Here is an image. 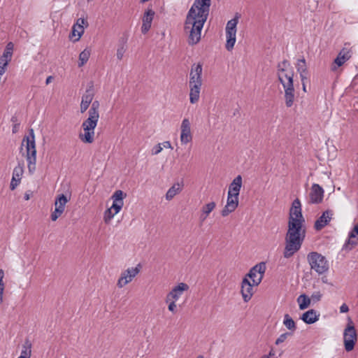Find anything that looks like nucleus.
I'll list each match as a JSON object with an SVG mask.
<instances>
[{
	"mask_svg": "<svg viewBox=\"0 0 358 358\" xmlns=\"http://www.w3.org/2000/svg\"><path fill=\"white\" fill-rule=\"evenodd\" d=\"M211 0H195L189 10L184 30L189 34L187 42L190 45L197 44L201 40V31L206 22Z\"/></svg>",
	"mask_w": 358,
	"mask_h": 358,
	"instance_id": "1",
	"label": "nucleus"
},
{
	"mask_svg": "<svg viewBox=\"0 0 358 358\" xmlns=\"http://www.w3.org/2000/svg\"><path fill=\"white\" fill-rule=\"evenodd\" d=\"M301 220L291 219L288 221L285 235V246L283 252L285 258H289L298 252L306 237V228Z\"/></svg>",
	"mask_w": 358,
	"mask_h": 358,
	"instance_id": "2",
	"label": "nucleus"
},
{
	"mask_svg": "<svg viewBox=\"0 0 358 358\" xmlns=\"http://www.w3.org/2000/svg\"><path fill=\"white\" fill-rule=\"evenodd\" d=\"M277 75L285 90V105L289 108L294 101V71L287 60L285 59L278 64Z\"/></svg>",
	"mask_w": 358,
	"mask_h": 358,
	"instance_id": "3",
	"label": "nucleus"
},
{
	"mask_svg": "<svg viewBox=\"0 0 358 358\" xmlns=\"http://www.w3.org/2000/svg\"><path fill=\"white\" fill-rule=\"evenodd\" d=\"M22 147L26 150V159L29 172H33L36 169V150L35 136L33 129H29V135L23 138Z\"/></svg>",
	"mask_w": 358,
	"mask_h": 358,
	"instance_id": "4",
	"label": "nucleus"
},
{
	"mask_svg": "<svg viewBox=\"0 0 358 358\" xmlns=\"http://www.w3.org/2000/svg\"><path fill=\"white\" fill-rule=\"evenodd\" d=\"M61 186L64 188V193L57 195L55 201V210L51 213L50 217L52 221H56L64 212L65 206L70 200V182L69 180H63Z\"/></svg>",
	"mask_w": 358,
	"mask_h": 358,
	"instance_id": "5",
	"label": "nucleus"
},
{
	"mask_svg": "<svg viewBox=\"0 0 358 358\" xmlns=\"http://www.w3.org/2000/svg\"><path fill=\"white\" fill-rule=\"evenodd\" d=\"M307 260L310 268L319 275L324 274L329 270V262L326 257L317 252H309Z\"/></svg>",
	"mask_w": 358,
	"mask_h": 358,
	"instance_id": "6",
	"label": "nucleus"
},
{
	"mask_svg": "<svg viewBox=\"0 0 358 358\" xmlns=\"http://www.w3.org/2000/svg\"><path fill=\"white\" fill-rule=\"evenodd\" d=\"M99 119V117L89 115V117L83 122L82 128L84 133L80 134L79 138L83 143H92L94 141V129Z\"/></svg>",
	"mask_w": 358,
	"mask_h": 358,
	"instance_id": "7",
	"label": "nucleus"
},
{
	"mask_svg": "<svg viewBox=\"0 0 358 358\" xmlns=\"http://www.w3.org/2000/svg\"><path fill=\"white\" fill-rule=\"evenodd\" d=\"M357 339V334L353 322L348 318V324L343 331V342L345 350L347 352L352 351Z\"/></svg>",
	"mask_w": 358,
	"mask_h": 358,
	"instance_id": "8",
	"label": "nucleus"
},
{
	"mask_svg": "<svg viewBox=\"0 0 358 358\" xmlns=\"http://www.w3.org/2000/svg\"><path fill=\"white\" fill-rule=\"evenodd\" d=\"M141 264H138L136 267H130L122 272L120 277L117 280V285L119 288H122L139 273L141 270Z\"/></svg>",
	"mask_w": 358,
	"mask_h": 358,
	"instance_id": "9",
	"label": "nucleus"
},
{
	"mask_svg": "<svg viewBox=\"0 0 358 358\" xmlns=\"http://www.w3.org/2000/svg\"><path fill=\"white\" fill-rule=\"evenodd\" d=\"M266 271V264L264 262H261L253 266L245 275L248 278L252 280L255 286L259 285L263 279L264 274Z\"/></svg>",
	"mask_w": 358,
	"mask_h": 358,
	"instance_id": "10",
	"label": "nucleus"
},
{
	"mask_svg": "<svg viewBox=\"0 0 358 358\" xmlns=\"http://www.w3.org/2000/svg\"><path fill=\"white\" fill-rule=\"evenodd\" d=\"M203 65L201 63L194 64L191 66L189 85H202Z\"/></svg>",
	"mask_w": 358,
	"mask_h": 358,
	"instance_id": "11",
	"label": "nucleus"
},
{
	"mask_svg": "<svg viewBox=\"0 0 358 358\" xmlns=\"http://www.w3.org/2000/svg\"><path fill=\"white\" fill-rule=\"evenodd\" d=\"M192 138L190 122L187 118H185L180 125V143L182 145H186L192 142Z\"/></svg>",
	"mask_w": 358,
	"mask_h": 358,
	"instance_id": "12",
	"label": "nucleus"
},
{
	"mask_svg": "<svg viewBox=\"0 0 358 358\" xmlns=\"http://www.w3.org/2000/svg\"><path fill=\"white\" fill-rule=\"evenodd\" d=\"M189 286L185 282H180L176 286L173 287L171 292L166 295V302L169 303V301H178L182 296L183 292L187 291Z\"/></svg>",
	"mask_w": 358,
	"mask_h": 358,
	"instance_id": "13",
	"label": "nucleus"
},
{
	"mask_svg": "<svg viewBox=\"0 0 358 358\" xmlns=\"http://www.w3.org/2000/svg\"><path fill=\"white\" fill-rule=\"evenodd\" d=\"M291 219L301 220V222H305L304 218L303 217L301 213V205L299 199H296L293 201L292 207L289 213L288 221H291Z\"/></svg>",
	"mask_w": 358,
	"mask_h": 358,
	"instance_id": "14",
	"label": "nucleus"
},
{
	"mask_svg": "<svg viewBox=\"0 0 358 358\" xmlns=\"http://www.w3.org/2000/svg\"><path fill=\"white\" fill-rule=\"evenodd\" d=\"M253 283H251L250 280L245 277L241 283V294L243 299L245 302H248L253 295Z\"/></svg>",
	"mask_w": 358,
	"mask_h": 358,
	"instance_id": "15",
	"label": "nucleus"
},
{
	"mask_svg": "<svg viewBox=\"0 0 358 358\" xmlns=\"http://www.w3.org/2000/svg\"><path fill=\"white\" fill-rule=\"evenodd\" d=\"M242 186V180H233L228 190L227 200H233L238 203V195Z\"/></svg>",
	"mask_w": 358,
	"mask_h": 358,
	"instance_id": "16",
	"label": "nucleus"
},
{
	"mask_svg": "<svg viewBox=\"0 0 358 358\" xmlns=\"http://www.w3.org/2000/svg\"><path fill=\"white\" fill-rule=\"evenodd\" d=\"M333 216V211L331 210H327L324 211L322 215L315 221L314 228L316 231H320L326 227L331 221Z\"/></svg>",
	"mask_w": 358,
	"mask_h": 358,
	"instance_id": "17",
	"label": "nucleus"
},
{
	"mask_svg": "<svg viewBox=\"0 0 358 358\" xmlns=\"http://www.w3.org/2000/svg\"><path fill=\"white\" fill-rule=\"evenodd\" d=\"M126 196L127 194L123 191L120 189L115 191L111 196L113 200L112 208L120 211L124 206V199Z\"/></svg>",
	"mask_w": 358,
	"mask_h": 358,
	"instance_id": "18",
	"label": "nucleus"
},
{
	"mask_svg": "<svg viewBox=\"0 0 358 358\" xmlns=\"http://www.w3.org/2000/svg\"><path fill=\"white\" fill-rule=\"evenodd\" d=\"M154 15L155 12L152 9H148L145 12L143 17V24L141 27V31L143 34H146L150 30Z\"/></svg>",
	"mask_w": 358,
	"mask_h": 358,
	"instance_id": "19",
	"label": "nucleus"
},
{
	"mask_svg": "<svg viewBox=\"0 0 358 358\" xmlns=\"http://www.w3.org/2000/svg\"><path fill=\"white\" fill-rule=\"evenodd\" d=\"M93 90L92 89L87 90L85 93L82 96V100L80 103V112L82 113H85L87 110L93 99Z\"/></svg>",
	"mask_w": 358,
	"mask_h": 358,
	"instance_id": "20",
	"label": "nucleus"
},
{
	"mask_svg": "<svg viewBox=\"0 0 358 358\" xmlns=\"http://www.w3.org/2000/svg\"><path fill=\"white\" fill-rule=\"evenodd\" d=\"M87 24L84 18L78 19L76 23L73 26L72 35L77 36L75 41H78L84 33V24Z\"/></svg>",
	"mask_w": 358,
	"mask_h": 358,
	"instance_id": "21",
	"label": "nucleus"
},
{
	"mask_svg": "<svg viewBox=\"0 0 358 358\" xmlns=\"http://www.w3.org/2000/svg\"><path fill=\"white\" fill-rule=\"evenodd\" d=\"M320 314L316 310L311 309L304 313L301 317V319L306 324H311L315 323L319 320Z\"/></svg>",
	"mask_w": 358,
	"mask_h": 358,
	"instance_id": "22",
	"label": "nucleus"
},
{
	"mask_svg": "<svg viewBox=\"0 0 358 358\" xmlns=\"http://www.w3.org/2000/svg\"><path fill=\"white\" fill-rule=\"evenodd\" d=\"M296 71L300 75L301 80L303 81V80H308V71L307 69L306 59L304 58L298 59L297 63L296 64Z\"/></svg>",
	"mask_w": 358,
	"mask_h": 358,
	"instance_id": "23",
	"label": "nucleus"
},
{
	"mask_svg": "<svg viewBox=\"0 0 358 358\" xmlns=\"http://www.w3.org/2000/svg\"><path fill=\"white\" fill-rule=\"evenodd\" d=\"M323 193L324 192L322 188L319 185L314 184L313 185V191L310 193L311 202L314 203L321 202L323 197Z\"/></svg>",
	"mask_w": 358,
	"mask_h": 358,
	"instance_id": "24",
	"label": "nucleus"
},
{
	"mask_svg": "<svg viewBox=\"0 0 358 358\" xmlns=\"http://www.w3.org/2000/svg\"><path fill=\"white\" fill-rule=\"evenodd\" d=\"M201 86L202 85H189V101L191 103H196L199 100Z\"/></svg>",
	"mask_w": 358,
	"mask_h": 358,
	"instance_id": "25",
	"label": "nucleus"
},
{
	"mask_svg": "<svg viewBox=\"0 0 358 358\" xmlns=\"http://www.w3.org/2000/svg\"><path fill=\"white\" fill-rule=\"evenodd\" d=\"M184 186L183 181L178 182L169 189L166 194V199L168 201L171 200L176 194H178Z\"/></svg>",
	"mask_w": 358,
	"mask_h": 358,
	"instance_id": "26",
	"label": "nucleus"
},
{
	"mask_svg": "<svg viewBox=\"0 0 358 358\" xmlns=\"http://www.w3.org/2000/svg\"><path fill=\"white\" fill-rule=\"evenodd\" d=\"M350 57L351 55L350 51L348 49L343 48L341 50L337 57L334 59V64L336 65V66H341Z\"/></svg>",
	"mask_w": 358,
	"mask_h": 358,
	"instance_id": "27",
	"label": "nucleus"
},
{
	"mask_svg": "<svg viewBox=\"0 0 358 358\" xmlns=\"http://www.w3.org/2000/svg\"><path fill=\"white\" fill-rule=\"evenodd\" d=\"M216 203L214 201L209 202L204 205L201 208V219L204 221L209 214L215 209Z\"/></svg>",
	"mask_w": 358,
	"mask_h": 358,
	"instance_id": "28",
	"label": "nucleus"
},
{
	"mask_svg": "<svg viewBox=\"0 0 358 358\" xmlns=\"http://www.w3.org/2000/svg\"><path fill=\"white\" fill-rule=\"evenodd\" d=\"M238 203L234 202L233 200H227V204L222 209L221 214L223 217L228 215L230 213L235 210Z\"/></svg>",
	"mask_w": 358,
	"mask_h": 358,
	"instance_id": "29",
	"label": "nucleus"
},
{
	"mask_svg": "<svg viewBox=\"0 0 358 358\" xmlns=\"http://www.w3.org/2000/svg\"><path fill=\"white\" fill-rule=\"evenodd\" d=\"M297 302L299 303V309L305 310L310 306L311 299L306 294H303L297 298Z\"/></svg>",
	"mask_w": 358,
	"mask_h": 358,
	"instance_id": "30",
	"label": "nucleus"
},
{
	"mask_svg": "<svg viewBox=\"0 0 358 358\" xmlns=\"http://www.w3.org/2000/svg\"><path fill=\"white\" fill-rule=\"evenodd\" d=\"M238 22V17H235L227 22L226 26V34H236V26Z\"/></svg>",
	"mask_w": 358,
	"mask_h": 358,
	"instance_id": "31",
	"label": "nucleus"
},
{
	"mask_svg": "<svg viewBox=\"0 0 358 358\" xmlns=\"http://www.w3.org/2000/svg\"><path fill=\"white\" fill-rule=\"evenodd\" d=\"M283 324L287 329L291 330L292 331H294L296 329L295 322L289 314H285L284 315Z\"/></svg>",
	"mask_w": 358,
	"mask_h": 358,
	"instance_id": "32",
	"label": "nucleus"
},
{
	"mask_svg": "<svg viewBox=\"0 0 358 358\" xmlns=\"http://www.w3.org/2000/svg\"><path fill=\"white\" fill-rule=\"evenodd\" d=\"M90 54L91 51L88 48H85L83 51H82L80 53L78 66H83L85 63H87L90 58Z\"/></svg>",
	"mask_w": 358,
	"mask_h": 358,
	"instance_id": "33",
	"label": "nucleus"
},
{
	"mask_svg": "<svg viewBox=\"0 0 358 358\" xmlns=\"http://www.w3.org/2000/svg\"><path fill=\"white\" fill-rule=\"evenodd\" d=\"M120 211H117L116 210L112 208V206L110 208H108L105 210L103 215V220L106 223H108L115 215H117Z\"/></svg>",
	"mask_w": 358,
	"mask_h": 358,
	"instance_id": "34",
	"label": "nucleus"
},
{
	"mask_svg": "<svg viewBox=\"0 0 358 358\" xmlns=\"http://www.w3.org/2000/svg\"><path fill=\"white\" fill-rule=\"evenodd\" d=\"M236 34H226V48L227 50H231L233 49L236 40Z\"/></svg>",
	"mask_w": 358,
	"mask_h": 358,
	"instance_id": "35",
	"label": "nucleus"
},
{
	"mask_svg": "<svg viewBox=\"0 0 358 358\" xmlns=\"http://www.w3.org/2000/svg\"><path fill=\"white\" fill-rule=\"evenodd\" d=\"M31 343L29 341H26L22 346L20 355L24 356L27 358L31 357Z\"/></svg>",
	"mask_w": 358,
	"mask_h": 358,
	"instance_id": "36",
	"label": "nucleus"
},
{
	"mask_svg": "<svg viewBox=\"0 0 358 358\" xmlns=\"http://www.w3.org/2000/svg\"><path fill=\"white\" fill-rule=\"evenodd\" d=\"M126 50V41H122L120 43L117 50L116 57L117 59L121 60L123 58L124 54L125 53Z\"/></svg>",
	"mask_w": 358,
	"mask_h": 358,
	"instance_id": "37",
	"label": "nucleus"
},
{
	"mask_svg": "<svg viewBox=\"0 0 358 358\" xmlns=\"http://www.w3.org/2000/svg\"><path fill=\"white\" fill-rule=\"evenodd\" d=\"M24 173V167L21 164H18L13 169L12 179H21Z\"/></svg>",
	"mask_w": 358,
	"mask_h": 358,
	"instance_id": "38",
	"label": "nucleus"
},
{
	"mask_svg": "<svg viewBox=\"0 0 358 358\" xmlns=\"http://www.w3.org/2000/svg\"><path fill=\"white\" fill-rule=\"evenodd\" d=\"M99 102L98 101H94L92 103V106L88 111V114L99 117Z\"/></svg>",
	"mask_w": 358,
	"mask_h": 358,
	"instance_id": "39",
	"label": "nucleus"
},
{
	"mask_svg": "<svg viewBox=\"0 0 358 358\" xmlns=\"http://www.w3.org/2000/svg\"><path fill=\"white\" fill-rule=\"evenodd\" d=\"M290 335H291V333H289V332H286V333L280 334L279 336V337L276 339L275 343L276 345H279V344L283 343L287 339V336H289Z\"/></svg>",
	"mask_w": 358,
	"mask_h": 358,
	"instance_id": "40",
	"label": "nucleus"
},
{
	"mask_svg": "<svg viewBox=\"0 0 358 358\" xmlns=\"http://www.w3.org/2000/svg\"><path fill=\"white\" fill-rule=\"evenodd\" d=\"M322 296V295L320 293V292H315L312 294L310 299H311V301H313V303H316L321 300Z\"/></svg>",
	"mask_w": 358,
	"mask_h": 358,
	"instance_id": "41",
	"label": "nucleus"
},
{
	"mask_svg": "<svg viewBox=\"0 0 358 358\" xmlns=\"http://www.w3.org/2000/svg\"><path fill=\"white\" fill-rule=\"evenodd\" d=\"M162 150H163V147L162 146V144L158 143L152 148L151 154L152 155H158L159 153H160L162 152Z\"/></svg>",
	"mask_w": 358,
	"mask_h": 358,
	"instance_id": "42",
	"label": "nucleus"
},
{
	"mask_svg": "<svg viewBox=\"0 0 358 358\" xmlns=\"http://www.w3.org/2000/svg\"><path fill=\"white\" fill-rule=\"evenodd\" d=\"M13 53L10 52H8L7 50L3 51L2 56L1 58L4 59L6 61L10 62L12 59Z\"/></svg>",
	"mask_w": 358,
	"mask_h": 358,
	"instance_id": "43",
	"label": "nucleus"
},
{
	"mask_svg": "<svg viewBox=\"0 0 358 358\" xmlns=\"http://www.w3.org/2000/svg\"><path fill=\"white\" fill-rule=\"evenodd\" d=\"M169 302V306H168L169 310L172 312V313H175L176 310V301L171 300Z\"/></svg>",
	"mask_w": 358,
	"mask_h": 358,
	"instance_id": "44",
	"label": "nucleus"
},
{
	"mask_svg": "<svg viewBox=\"0 0 358 358\" xmlns=\"http://www.w3.org/2000/svg\"><path fill=\"white\" fill-rule=\"evenodd\" d=\"M21 180H11L10 189L14 190L20 183Z\"/></svg>",
	"mask_w": 358,
	"mask_h": 358,
	"instance_id": "45",
	"label": "nucleus"
},
{
	"mask_svg": "<svg viewBox=\"0 0 358 358\" xmlns=\"http://www.w3.org/2000/svg\"><path fill=\"white\" fill-rule=\"evenodd\" d=\"M13 48H14V45L12 42H9L7 43L6 48H5V50H7L8 52H13Z\"/></svg>",
	"mask_w": 358,
	"mask_h": 358,
	"instance_id": "46",
	"label": "nucleus"
},
{
	"mask_svg": "<svg viewBox=\"0 0 358 358\" xmlns=\"http://www.w3.org/2000/svg\"><path fill=\"white\" fill-rule=\"evenodd\" d=\"M349 311V308L348 306L345 304V303H343L341 306L340 307V312L342 313H347Z\"/></svg>",
	"mask_w": 358,
	"mask_h": 358,
	"instance_id": "47",
	"label": "nucleus"
},
{
	"mask_svg": "<svg viewBox=\"0 0 358 358\" xmlns=\"http://www.w3.org/2000/svg\"><path fill=\"white\" fill-rule=\"evenodd\" d=\"M161 144H162V146L164 148L173 149L171 143L169 141H164V142L162 143Z\"/></svg>",
	"mask_w": 358,
	"mask_h": 358,
	"instance_id": "48",
	"label": "nucleus"
},
{
	"mask_svg": "<svg viewBox=\"0 0 358 358\" xmlns=\"http://www.w3.org/2000/svg\"><path fill=\"white\" fill-rule=\"evenodd\" d=\"M8 61H6L4 59H2L0 57V66L3 68V69H6V66H8Z\"/></svg>",
	"mask_w": 358,
	"mask_h": 358,
	"instance_id": "49",
	"label": "nucleus"
},
{
	"mask_svg": "<svg viewBox=\"0 0 358 358\" xmlns=\"http://www.w3.org/2000/svg\"><path fill=\"white\" fill-rule=\"evenodd\" d=\"M32 194L31 191H27L25 192L24 198L26 201H28L30 199L31 195Z\"/></svg>",
	"mask_w": 358,
	"mask_h": 358,
	"instance_id": "50",
	"label": "nucleus"
},
{
	"mask_svg": "<svg viewBox=\"0 0 358 358\" xmlns=\"http://www.w3.org/2000/svg\"><path fill=\"white\" fill-rule=\"evenodd\" d=\"M264 357L276 358L275 354V352L273 351V350H271L268 356H264Z\"/></svg>",
	"mask_w": 358,
	"mask_h": 358,
	"instance_id": "51",
	"label": "nucleus"
},
{
	"mask_svg": "<svg viewBox=\"0 0 358 358\" xmlns=\"http://www.w3.org/2000/svg\"><path fill=\"white\" fill-rule=\"evenodd\" d=\"M18 127H19V124H15L13 126V129H12L13 133H14V134L16 133L17 131V130H18Z\"/></svg>",
	"mask_w": 358,
	"mask_h": 358,
	"instance_id": "52",
	"label": "nucleus"
},
{
	"mask_svg": "<svg viewBox=\"0 0 358 358\" xmlns=\"http://www.w3.org/2000/svg\"><path fill=\"white\" fill-rule=\"evenodd\" d=\"M52 76H48L47 78H46V80H45V83L46 85H48L49 83H51L52 80Z\"/></svg>",
	"mask_w": 358,
	"mask_h": 358,
	"instance_id": "53",
	"label": "nucleus"
},
{
	"mask_svg": "<svg viewBox=\"0 0 358 358\" xmlns=\"http://www.w3.org/2000/svg\"><path fill=\"white\" fill-rule=\"evenodd\" d=\"M307 80H303V81H301L302 83V88L304 92H306V81Z\"/></svg>",
	"mask_w": 358,
	"mask_h": 358,
	"instance_id": "54",
	"label": "nucleus"
},
{
	"mask_svg": "<svg viewBox=\"0 0 358 358\" xmlns=\"http://www.w3.org/2000/svg\"><path fill=\"white\" fill-rule=\"evenodd\" d=\"M6 71V69L0 66V76H2Z\"/></svg>",
	"mask_w": 358,
	"mask_h": 358,
	"instance_id": "55",
	"label": "nucleus"
},
{
	"mask_svg": "<svg viewBox=\"0 0 358 358\" xmlns=\"http://www.w3.org/2000/svg\"><path fill=\"white\" fill-rule=\"evenodd\" d=\"M234 179L239 180V179H242V178H241V176L240 175H238Z\"/></svg>",
	"mask_w": 358,
	"mask_h": 358,
	"instance_id": "56",
	"label": "nucleus"
},
{
	"mask_svg": "<svg viewBox=\"0 0 358 358\" xmlns=\"http://www.w3.org/2000/svg\"><path fill=\"white\" fill-rule=\"evenodd\" d=\"M17 358H27V357L22 356V355H20Z\"/></svg>",
	"mask_w": 358,
	"mask_h": 358,
	"instance_id": "57",
	"label": "nucleus"
},
{
	"mask_svg": "<svg viewBox=\"0 0 358 358\" xmlns=\"http://www.w3.org/2000/svg\"><path fill=\"white\" fill-rule=\"evenodd\" d=\"M331 69H332L333 71L336 70V66H332Z\"/></svg>",
	"mask_w": 358,
	"mask_h": 358,
	"instance_id": "58",
	"label": "nucleus"
},
{
	"mask_svg": "<svg viewBox=\"0 0 358 358\" xmlns=\"http://www.w3.org/2000/svg\"><path fill=\"white\" fill-rule=\"evenodd\" d=\"M197 358H203V356L199 355V356L197 357Z\"/></svg>",
	"mask_w": 358,
	"mask_h": 358,
	"instance_id": "59",
	"label": "nucleus"
},
{
	"mask_svg": "<svg viewBox=\"0 0 358 358\" xmlns=\"http://www.w3.org/2000/svg\"><path fill=\"white\" fill-rule=\"evenodd\" d=\"M14 119H15V117H12V119H11V120H12V121H13V122H14V121H15V120H14Z\"/></svg>",
	"mask_w": 358,
	"mask_h": 358,
	"instance_id": "60",
	"label": "nucleus"
},
{
	"mask_svg": "<svg viewBox=\"0 0 358 358\" xmlns=\"http://www.w3.org/2000/svg\"><path fill=\"white\" fill-rule=\"evenodd\" d=\"M262 358H269V357H262Z\"/></svg>",
	"mask_w": 358,
	"mask_h": 358,
	"instance_id": "61",
	"label": "nucleus"
}]
</instances>
